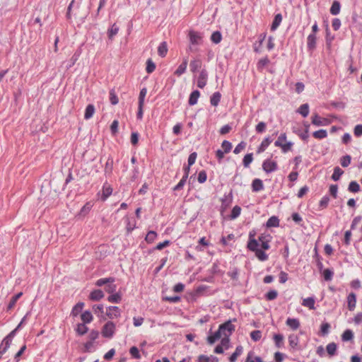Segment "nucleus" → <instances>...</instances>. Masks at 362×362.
I'll use <instances>...</instances> for the list:
<instances>
[{
	"mask_svg": "<svg viewBox=\"0 0 362 362\" xmlns=\"http://www.w3.org/2000/svg\"><path fill=\"white\" fill-rule=\"evenodd\" d=\"M76 334L78 336H83L88 331V327L84 323H78L75 329Z\"/></svg>",
	"mask_w": 362,
	"mask_h": 362,
	"instance_id": "29",
	"label": "nucleus"
},
{
	"mask_svg": "<svg viewBox=\"0 0 362 362\" xmlns=\"http://www.w3.org/2000/svg\"><path fill=\"white\" fill-rule=\"evenodd\" d=\"M168 49L167 42L165 41L160 42L158 47V54L160 57H165L168 53Z\"/></svg>",
	"mask_w": 362,
	"mask_h": 362,
	"instance_id": "23",
	"label": "nucleus"
},
{
	"mask_svg": "<svg viewBox=\"0 0 362 362\" xmlns=\"http://www.w3.org/2000/svg\"><path fill=\"white\" fill-rule=\"evenodd\" d=\"M326 350L330 356H333L337 354V344L334 342L329 343L326 346Z\"/></svg>",
	"mask_w": 362,
	"mask_h": 362,
	"instance_id": "41",
	"label": "nucleus"
},
{
	"mask_svg": "<svg viewBox=\"0 0 362 362\" xmlns=\"http://www.w3.org/2000/svg\"><path fill=\"white\" fill-rule=\"evenodd\" d=\"M81 54V50L80 49H78L77 50H76V52L74 53V54L72 55V57L70 59L69 64L67 66V69H70L76 64V62L78 60Z\"/></svg>",
	"mask_w": 362,
	"mask_h": 362,
	"instance_id": "30",
	"label": "nucleus"
},
{
	"mask_svg": "<svg viewBox=\"0 0 362 362\" xmlns=\"http://www.w3.org/2000/svg\"><path fill=\"white\" fill-rule=\"evenodd\" d=\"M267 228L278 227L279 226V219L276 216H271L266 223Z\"/></svg>",
	"mask_w": 362,
	"mask_h": 362,
	"instance_id": "31",
	"label": "nucleus"
},
{
	"mask_svg": "<svg viewBox=\"0 0 362 362\" xmlns=\"http://www.w3.org/2000/svg\"><path fill=\"white\" fill-rule=\"evenodd\" d=\"M221 336L222 335L221 334V332L218 329L214 333L211 334L210 335L208 336L207 342L209 344H213L214 343H215L216 341H217L218 339H220Z\"/></svg>",
	"mask_w": 362,
	"mask_h": 362,
	"instance_id": "44",
	"label": "nucleus"
},
{
	"mask_svg": "<svg viewBox=\"0 0 362 362\" xmlns=\"http://www.w3.org/2000/svg\"><path fill=\"white\" fill-rule=\"evenodd\" d=\"M340 9H341V4H340L339 1L335 0L333 1L329 11L332 15L337 16L339 13Z\"/></svg>",
	"mask_w": 362,
	"mask_h": 362,
	"instance_id": "39",
	"label": "nucleus"
},
{
	"mask_svg": "<svg viewBox=\"0 0 362 362\" xmlns=\"http://www.w3.org/2000/svg\"><path fill=\"white\" fill-rule=\"evenodd\" d=\"M221 40L222 35L220 31H214L211 35V40L215 44H218Z\"/></svg>",
	"mask_w": 362,
	"mask_h": 362,
	"instance_id": "51",
	"label": "nucleus"
},
{
	"mask_svg": "<svg viewBox=\"0 0 362 362\" xmlns=\"http://www.w3.org/2000/svg\"><path fill=\"white\" fill-rule=\"evenodd\" d=\"M221 94L217 91L214 92L210 98V103L212 106L216 107L220 103Z\"/></svg>",
	"mask_w": 362,
	"mask_h": 362,
	"instance_id": "26",
	"label": "nucleus"
},
{
	"mask_svg": "<svg viewBox=\"0 0 362 362\" xmlns=\"http://www.w3.org/2000/svg\"><path fill=\"white\" fill-rule=\"evenodd\" d=\"M200 96V92L198 90H193L189 97L188 103L189 105L192 106L197 103L198 99Z\"/></svg>",
	"mask_w": 362,
	"mask_h": 362,
	"instance_id": "20",
	"label": "nucleus"
},
{
	"mask_svg": "<svg viewBox=\"0 0 362 362\" xmlns=\"http://www.w3.org/2000/svg\"><path fill=\"white\" fill-rule=\"evenodd\" d=\"M262 170L267 173H271L278 170V164L276 161L267 158L262 163Z\"/></svg>",
	"mask_w": 362,
	"mask_h": 362,
	"instance_id": "6",
	"label": "nucleus"
},
{
	"mask_svg": "<svg viewBox=\"0 0 362 362\" xmlns=\"http://www.w3.org/2000/svg\"><path fill=\"white\" fill-rule=\"evenodd\" d=\"M329 197L328 195H325L322 197V198L320 199L319 202V207L321 209H326L329 204Z\"/></svg>",
	"mask_w": 362,
	"mask_h": 362,
	"instance_id": "59",
	"label": "nucleus"
},
{
	"mask_svg": "<svg viewBox=\"0 0 362 362\" xmlns=\"http://www.w3.org/2000/svg\"><path fill=\"white\" fill-rule=\"evenodd\" d=\"M232 147H233V146H232L231 142H230L228 140H224L221 143V148H223V151L225 153H229L231 151Z\"/></svg>",
	"mask_w": 362,
	"mask_h": 362,
	"instance_id": "56",
	"label": "nucleus"
},
{
	"mask_svg": "<svg viewBox=\"0 0 362 362\" xmlns=\"http://www.w3.org/2000/svg\"><path fill=\"white\" fill-rule=\"evenodd\" d=\"M198 362H218V359L216 356L212 355L210 356L206 355H200L198 357Z\"/></svg>",
	"mask_w": 362,
	"mask_h": 362,
	"instance_id": "38",
	"label": "nucleus"
},
{
	"mask_svg": "<svg viewBox=\"0 0 362 362\" xmlns=\"http://www.w3.org/2000/svg\"><path fill=\"white\" fill-rule=\"evenodd\" d=\"M278 292L276 290H270L265 294V298L267 300H273L277 298Z\"/></svg>",
	"mask_w": 362,
	"mask_h": 362,
	"instance_id": "62",
	"label": "nucleus"
},
{
	"mask_svg": "<svg viewBox=\"0 0 362 362\" xmlns=\"http://www.w3.org/2000/svg\"><path fill=\"white\" fill-rule=\"evenodd\" d=\"M351 160V156L346 155V156H342L340 158V164L342 167L346 168L350 165Z\"/></svg>",
	"mask_w": 362,
	"mask_h": 362,
	"instance_id": "57",
	"label": "nucleus"
},
{
	"mask_svg": "<svg viewBox=\"0 0 362 362\" xmlns=\"http://www.w3.org/2000/svg\"><path fill=\"white\" fill-rule=\"evenodd\" d=\"M188 64V60L187 58L184 59L182 62L179 65L177 69L175 71V74L177 76H180L182 74L185 73L187 66Z\"/></svg>",
	"mask_w": 362,
	"mask_h": 362,
	"instance_id": "21",
	"label": "nucleus"
},
{
	"mask_svg": "<svg viewBox=\"0 0 362 362\" xmlns=\"http://www.w3.org/2000/svg\"><path fill=\"white\" fill-rule=\"evenodd\" d=\"M313 136L317 139H323L327 136V132L325 129H319L313 133Z\"/></svg>",
	"mask_w": 362,
	"mask_h": 362,
	"instance_id": "48",
	"label": "nucleus"
},
{
	"mask_svg": "<svg viewBox=\"0 0 362 362\" xmlns=\"http://www.w3.org/2000/svg\"><path fill=\"white\" fill-rule=\"evenodd\" d=\"M270 61L268 58V57H265L264 58L260 59L257 64V67L258 70L262 69L264 66L268 65L269 64Z\"/></svg>",
	"mask_w": 362,
	"mask_h": 362,
	"instance_id": "54",
	"label": "nucleus"
},
{
	"mask_svg": "<svg viewBox=\"0 0 362 362\" xmlns=\"http://www.w3.org/2000/svg\"><path fill=\"white\" fill-rule=\"evenodd\" d=\"M252 160H253V153H247L243 159V164L244 167L245 168L249 167V165L252 162Z\"/></svg>",
	"mask_w": 362,
	"mask_h": 362,
	"instance_id": "52",
	"label": "nucleus"
},
{
	"mask_svg": "<svg viewBox=\"0 0 362 362\" xmlns=\"http://www.w3.org/2000/svg\"><path fill=\"white\" fill-rule=\"evenodd\" d=\"M330 329V325L328 322H323L320 326V332L323 336L327 335Z\"/></svg>",
	"mask_w": 362,
	"mask_h": 362,
	"instance_id": "64",
	"label": "nucleus"
},
{
	"mask_svg": "<svg viewBox=\"0 0 362 362\" xmlns=\"http://www.w3.org/2000/svg\"><path fill=\"white\" fill-rule=\"evenodd\" d=\"M322 275L324 277V279L327 281H331L334 276V272L331 269H325L323 272Z\"/></svg>",
	"mask_w": 362,
	"mask_h": 362,
	"instance_id": "55",
	"label": "nucleus"
},
{
	"mask_svg": "<svg viewBox=\"0 0 362 362\" xmlns=\"http://www.w3.org/2000/svg\"><path fill=\"white\" fill-rule=\"evenodd\" d=\"M343 174H344V171L339 166H336L334 168V171H333L331 178L332 180H334L335 182L338 181Z\"/></svg>",
	"mask_w": 362,
	"mask_h": 362,
	"instance_id": "43",
	"label": "nucleus"
},
{
	"mask_svg": "<svg viewBox=\"0 0 362 362\" xmlns=\"http://www.w3.org/2000/svg\"><path fill=\"white\" fill-rule=\"evenodd\" d=\"M319 30L317 21L312 26V32L307 37V47L309 51H313L316 48V33Z\"/></svg>",
	"mask_w": 362,
	"mask_h": 362,
	"instance_id": "2",
	"label": "nucleus"
},
{
	"mask_svg": "<svg viewBox=\"0 0 362 362\" xmlns=\"http://www.w3.org/2000/svg\"><path fill=\"white\" fill-rule=\"evenodd\" d=\"M293 143L291 141H287L286 144L279 143V141L274 142V146L281 148L283 153H286L291 150Z\"/></svg>",
	"mask_w": 362,
	"mask_h": 362,
	"instance_id": "19",
	"label": "nucleus"
},
{
	"mask_svg": "<svg viewBox=\"0 0 362 362\" xmlns=\"http://www.w3.org/2000/svg\"><path fill=\"white\" fill-rule=\"evenodd\" d=\"M105 294L102 290L95 289L90 293L89 299L93 301H98L103 298Z\"/></svg>",
	"mask_w": 362,
	"mask_h": 362,
	"instance_id": "14",
	"label": "nucleus"
},
{
	"mask_svg": "<svg viewBox=\"0 0 362 362\" xmlns=\"http://www.w3.org/2000/svg\"><path fill=\"white\" fill-rule=\"evenodd\" d=\"M259 246H255V248L248 249L249 250L254 252L255 253V256L259 261L264 262L268 259V255L262 250V249L258 248Z\"/></svg>",
	"mask_w": 362,
	"mask_h": 362,
	"instance_id": "10",
	"label": "nucleus"
},
{
	"mask_svg": "<svg viewBox=\"0 0 362 362\" xmlns=\"http://www.w3.org/2000/svg\"><path fill=\"white\" fill-rule=\"evenodd\" d=\"M288 342L289 345L293 348L295 349L297 347L298 343H299V338L296 334H291L288 337Z\"/></svg>",
	"mask_w": 362,
	"mask_h": 362,
	"instance_id": "50",
	"label": "nucleus"
},
{
	"mask_svg": "<svg viewBox=\"0 0 362 362\" xmlns=\"http://www.w3.org/2000/svg\"><path fill=\"white\" fill-rule=\"evenodd\" d=\"M11 343L8 340L4 339L0 344V359L2 358V356L9 349Z\"/></svg>",
	"mask_w": 362,
	"mask_h": 362,
	"instance_id": "33",
	"label": "nucleus"
},
{
	"mask_svg": "<svg viewBox=\"0 0 362 362\" xmlns=\"http://www.w3.org/2000/svg\"><path fill=\"white\" fill-rule=\"evenodd\" d=\"M202 62L199 59H193L189 63L190 71L192 73H196L199 69L202 67Z\"/></svg>",
	"mask_w": 362,
	"mask_h": 362,
	"instance_id": "22",
	"label": "nucleus"
},
{
	"mask_svg": "<svg viewBox=\"0 0 362 362\" xmlns=\"http://www.w3.org/2000/svg\"><path fill=\"white\" fill-rule=\"evenodd\" d=\"M23 296L22 292H19L11 297L8 305H7V310H11L16 305L17 300Z\"/></svg>",
	"mask_w": 362,
	"mask_h": 362,
	"instance_id": "40",
	"label": "nucleus"
},
{
	"mask_svg": "<svg viewBox=\"0 0 362 362\" xmlns=\"http://www.w3.org/2000/svg\"><path fill=\"white\" fill-rule=\"evenodd\" d=\"M115 278L110 276L107 278H101L95 282V285L98 287H101L105 285V291L108 293H113L116 292L117 285L114 284Z\"/></svg>",
	"mask_w": 362,
	"mask_h": 362,
	"instance_id": "1",
	"label": "nucleus"
},
{
	"mask_svg": "<svg viewBox=\"0 0 362 362\" xmlns=\"http://www.w3.org/2000/svg\"><path fill=\"white\" fill-rule=\"evenodd\" d=\"M358 16L354 13L351 17V27L362 33V23L358 21Z\"/></svg>",
	"mask_w": 362,
	"mask_h": 362,
	"instance_id": "18",
	"label": "nucleus"
},
{
	"mask_svg": "<svg viewBox=\"0 0 362 362\" xmlns=\"http://www.w3.org/2000/svg\"><path fill=\"white\" fill-rule=\"evenodd\" d=\"M286 325L290 327L293 330H296L300 327V322L297 318L288 317L286 321Z\"/></svg>",
	"mask_w": 362,
	"mask_h": 362,
	"instance_id": "24",
	"label": "nucleus"
},
{
	"mask_svg": "<svg viewBox=\"0 0 362 362\" xmlns=\"http://www.w3.org/2000/svg\"><path fill=\"white\" fill-rule=\"evenodd\" d=\"M361 190L360 185L356 181L350 182L348 186V191L352 193H357Z\"/></svg>",
	"mask_w": 362,
	"mask_h": 362,
	"instance_id": "45",
	"label": "nucleus"
},
{
	"mask_svg": "<svg viewBox=\"0 0 362 362\" xmlns=\"http://www.w3.org/2000/svg\"><path fill=\"white\" fill-rule=\"evenodd\" d=\"M113 158L111 156L107 158L105 165V175H111L113 170Z\"/></svg>",
	"mask_w": 362,
	"mask_h": 362,
	"instance_id": "25",
	"label": "nucleus"
},
{
	"mask_svg": "<svg viewBox=\"0 0 362 362\" xmlns=\"http://www.w3.org/2000/svg\"><path fill=\"white\" fill-rule=\"evenodd\" d=\"M189 40L192 46L189 47V49L192 52H196L197 49L194 48L193 46L201 45L203 43V36L202 33L190 30L189 32Z\"/></svg>",
	"mask_w": 362,
	"mask_h": 362,
	"instance_id": "4",
	"label": "nucleus"
},
{
	"mask_svg": "<svg viewBox=\"0 0 362 362\" xmlns=\"http://www.w3.org/2000/svg\"><path fill=\"white\" fill-rule=\"evenodd\" d=\"M356 295L351 292L347 296V307L350 311H353L356 308Z\"/></svg>",
	"mask_w": 362,
	"mask_h": 362,
	"instance_id": "15",
	"label": "nucleus"
},
{
	"mask_svg": "<svg viewBox=\"0 0 362 362\" xmlns=\"http://www.w3.org/2000/svg\"><path fill=\"white\" fill-rule=\"evenodd\" d=\"M121 310L117 306H109L107 308L106 315L111 320L119 317Z\"/></svg>",
	"mask_w": 362,
	"mask_h": 362,
	"instance_id": "9",
	"label": "nucleus"
},
{
	"mask_svg": "<svg viewBox=\"0 0 362 362\" xmlns=\"http://www.w3.org/2000/svg\"><path fill=\"white\" fill-rule=\"evenodd\" d=\"M236 320V318H233L221 324L218 329L221 332V334L224 337H230L235 329V325L232 324V322H235Z\"/></svg>",
	"mask_w": 362,
	"mask_h": 362,
	"instance_id": "3",
	"label": "nucleus"
},
{
	"mask_svg": "<svg viewBox=\"0 0 362 362\" xmlns=\"http://www.w3.org/2000/svg\"><path fill=\"white\" fill-rule=\"evenodd\" d=\"M292 220L298 225L302 226L303 225V221L301 216L298 213H293L291 214Z\"/></svg>",
	"mask_w": 362,
	"mask_h": 362,
	"instance_id": "58",
	"label": "nucleus"
},
{
	"mask_svg": "<svg viewBox=\"0 0 362 362\" xmlns=\"http://www.w3.org/2000/svg\"><path fill=\"white\" fill-rule=\"evenodd\" d=\"M312 124L317 127L327 126L331 123V120L315 114L311 117Z\"/></svg>",
	"mask_w": 362,
	"mask_h": 362,
	"instance_id": "7",
	"label": "nucleus"
},
{
	"mask_svg": "<svg viewBox=\"0 0 362 362\" xmlns=\"http://www.w3.org/2000/svg\"><path fill=\"white\" fill-rule=\"evenodd\" d=\"M274 341L277 348H281L284 346V336L281 334H276L274 335Z\"/></svg>",
	"mask_w": 362,
	"mask_h": 362,
	"instance_id": "47",
	"label": "nucleus"
},
{
	"mask_svg": "<svg viewBox=\"0 0 362 362\" xmlns=\"http://www.w3.org/2000/svg\"><path fill=\"white\" fill-rule=\"evenodd\" d=\"M273 139L271 136L266 137L259 144V146L257 148V153L260 154L263 153L269 146V144L272 142Z\"/></svg>",
	"mask_w": 362,
	"mask_h": 362,
	"instance_id": "12",
	"label": "nucleus"
},
{
	"mask_svg": "<svg viewBox=\"0 0 362 362\" xmlns=\"http://www.w3.org/2000/svg\"><path fill=\"white\" fill-rule=\"evenodd\" d=\"M112 188L107 182L104 183L102 189V196L100 197L103 202L107 200V199L112 194Z\"/></svg>",
	"mask_w": 362,
	"mask_h": 362,
	"instance_id": "13",
	"label": "nucleus"
},
{
	"mask_svg": "<svg viewBox=\"0 0 362 362\" xmlns=\"http://www.w3.org/2000/svg\"><path fill=\"white\" fill-rule=\"evenodd\" d=\"M84 303L83 302H78L72 308L71 315L76 317L83 310Z\"/></svg>",
	"mask_w": 362,
	"mask_h": 362,
	"instance_id": "37",
	"label": "nucleus"
},
{
	"mask_svg": "<svg viewBox=\"0 0 362 362\" xmlns=\"http://www.w3.org/2000/svg\"><path fill=\"white\" fill-rule=\"evenodd\" d=\"M315 303L314 297H308L303 299L302 305L305 307H308L310 310H315Z\"/></svg>",
	"mask_w": 362,
	"mask_h": 362,
	"instance_id": "27",
	"label": "nucleus"
},
{
	"mask_svg": "<svg viewBox=\"0 0 362 362\" xmlns=\"http://www.w3.org/2000/svg\"><path fill=\"white\" fill-rule=\"evenodd\" d=\"M129 354L133 358L140 359L141 357L139 349L136 346L131 347L129 349Z\"/></svg>",
	"mask_w": 362,
	"mask_h": 362,
	"instance_id": "60",
	"label": "nucleus"
},
{
	"mask_svg": "<svg viewBox=\"0 0 362 362\" xmlns=\"http://www.w3.org/2000/svg\"><path fill=\"white\" fill-rule=\"evenodd\" d=\"M252 190L254 192H257L264 189V184L262 180L255 178L252 182Z\"/></svg>",
	"mask_w": 362,
	"mask_h": 362,
	"instance_id": "16",
	"label": "nucleus"
},
{
	"mask_svg": "<svg viewBox=\"0 0 362 362\" xmlns=\"http://www.w3.org/2000/svg\"><path fill=\"white\" fill-rule=\"evenodd\" d=\"M256 231L252 230L249 233V238L247 245V249L255 248V246H259L258 240L255 239Z\"/></svg>",
	"mask_w": 362,
	"mask_h": 362,
	"instance_id": "11",
	"label": "nucleus"
},
{
	"mask_svg": "<svg viewBox=\"0 0 362 362\" xmlns=\"http://www.w3.org/2000/svg\"><path fill=\"white\" fill-rule=\"evenodd\" d=\"M156 69V64L151 59H148L146 61V71L148 74L153 73Z\"/></svg>",
	"mask_w": 362,
	"mask_h": 362,
	"instance_id": "53",
	"label": "nucleus"
},
{
	"mask_svg": "<svg viewBox=\"0 0 362 362\" xmlns=\"http://www.w3.org/2000/svg\"><path fill=\"white\" fill-rule=\"evenodd\" d=\"M115 332V324L112 321L107 322L103 327L101 334L103 337L112 338Z\"/></svg>",
	"mask_w": 362,
	"mask_h": 362,
	"instance_id": "5",
	"label": "nucleus"
},
{
	"mask_svg": "<svg viewBox=\"0 0 362 362\" xmlns=\"http://www.w3.org/2000/svg\"><path fill=\"white\" fill-rule=\"evenodd\" d=\"M107 300L112 303H119L122 300V295L118 292H115L109 296Z\"/></svg>",
	"mask_w": 362,
	"mask_h": 362,
	"instance_id": "34",
	"label": "nucleus"
},
{
	"mask_svg": "<svg viewBox=\"0 0 362 362\" xmlns=\"http://www.w3.org/2000/svg\"><path fill=\"white\" fill-rule=\"evenodd\" d=\"M119 30V28L116 23L112 25V26L107 30V32L108 38L110 40H112L113 37L118 33Z\"/></svg>",
	"mask_w": 362,
	"mask_h": 362,
	"instance_id": "28",
	"label": "nucleus"
},
{
	"mask_svg": "<svg viewBox=\"0 0 362 362\" xmlns=\"http://www.w3.org/2000/svg\"><path fill=\"white\" fill-rule=\"evenodd\" d=\"M158 236V234L154 230H149L145 237V240L147 243L151 244L155 241Z\"/></svg>",
	"mask_w": 362,
	"mask_h": 362,
	"instance_id": "46",
	"label": "nucleus"
},
{
	"mask_svg": "<svg viewBox=\"0 0 362 362\" xmlns=\"http://www.w3.org/2000/svg\"><path fill=\"white\" fill-rule=\"evenodd\" d=\"M296 112L301 115L303 117H308L309 115V105L308 103L302 104L296 110Z\"/></svg>",
	"mask_w": 362,
	"mask_h": 362,
	"instance_id": "36",
	"label": "nucleus"
},
{
	"mask_svg": "<svg viewBox=\"0 0 362 362\" xmlns=\"http://www.w3.org/2000/svg\"><path fill=\"white\" fill-rule=\"evenodd\" d=\"M241 210L242 209H241L240 206H239L238 205L233 206V208L231 210L230 215V219H231V220L236 219L240 215Z\"/></svg>",
	"mask_w": 362,
	"mask_h": 362,
	"instance_id": "49",
	"label": "nucleus"
},
{
	"mask_svg": "<svg viewBox=\"0 0 362 362\" xmlns=\"http://www.w3.org/2000/svg\"><path fill=\"white\" fill-rule=\"evenodd\" d=\"M354 334L351 329H346L341 334L342 341H349L354 339Z\"/></svg>",
	"mask_w": 362,
	"mask_h": 362,
	"instance_id": "42",
	"label": "nucleus"
},
{
	"mask_svg": "<svg viewBox=\"0 0 362 362\" xmlns=\"http://www.w3.org/2000/svg\"><path fill=\"white\" fill-rule=\"evenodd\" d=\"M147 94V88L144 87L141 89L139 95V101L138 104L144 105L145 97Z\"/></svg>",
	"mask_w": 362,
	"mask_h": 362,
	"instance_id": "61",
	"label": "nucleus"
},
{
	"mask_svg": "<svg viewBox=\"0 0 362 362\" xmlns=\"http://www.w3.org/2000/svg\"><path fill=\"white\" fill-rule=\"evenodd\" d=\"M82 323L88 324L92 322L93 317L92 313L89 310L84 311L81 315Z\"/></svg>",
	"mask_w": 362,
	"mask_h": 362,
	"instance_id": "35",
	"label": "nucleus"
},
{
	"mask_svg": "<svg viewBox=\"0 0 362 362\" xmlns=\"http://www.w3.org/2000/svg\"><path fill=\"white\" fill-rule=\"evenodd\" d=\"M282 18H283L281 13H277L274 16L270 28L271 31L274 32L278 28V27L281 23Z\"/></svg>",
	"mask_w": 362,
	"mask_h": 362,
	"instance_id": "17",
	"label": "nucleus"
},
{
	"mask_svg": "<svg viewBox=\"0 0 362 362\" xmlns=\"http://www.w3.org/2000/svg\"><path fill=\"white\" fill-rule=\"evenodd\" d=\"M95 106L93 104H89L86 106L84 113V119H90L95 112Z\"/></svg>",
	"mask_w": 362,
	"mask_h": 362,
	"instance_id": "32",
	"label": "nucleus"
},
{
	"mask_svg": "<svg viewBox=\"0 0 362 362\" xmlns=\"http://www.w3.org/2000/svg\"><path fill=\"white\" fill-rule=\"evenodd\" d=\"M250 337L254 341H258L262 338V332L260 330H254L251 332Z\"/></svg>",
	"mask_w": 362,
	"mask_h": 362,
	"instance_id": "63",
	"label": "nucleus"
},
{
	"mask_svg": "<svg viewBox=\"0 0 362 362\" xmlns=\"http://www.w3.org/2000/svg\"><path fill=\"white\" fill-rule=\"evenodd\" d=\"M207 79H208V72L206 69H202L200 71L199 75L198 76L197 86L199 88H204L206 85Z\"/></svg>",
	"mask_w": 362,
	"mask_h": 362,
	"instance_id": "8",
	"label": "nucleus"
}]
</instances>
